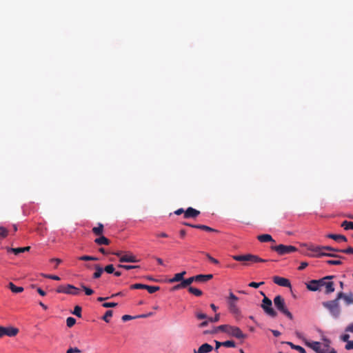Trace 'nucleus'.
Segmentation results:
<instances>
[{"label":"nucleus","instance_id":"nucleus-15","mask_svg":"<svg viewBox=\"0 0 353 353\" xmlns=\"http://www.w3.org/2000/svg\"><path fill=\"white\" fill-rule=\"evenodd\" d=\"M200 214V211L192 208L189 207L184 213V218H196Z\"/></svg>","mask_w":353,"mask_h":353},{"label":"nucleus","instance_id":"nucleus-31","mask_svg":"<svg viewBox=\"0 0 353 353\" xmlns=\"http://www.w3.org/2000/svg\"><path fill=\"white\" fill-rule=\"evenodd\" d=\"M341 226L346 230H353V222L344 221L342 222Z\"/></svg>","mask_w":353,"mask_h":353},{"label":"nucleus","instance_id":"nucleus-14","mask_svg":"<svg viewBox=\"0 0 353 353\" xmlns=\"http://www.w3.org/2000/svg\"><path fill=\"white\" fill-rule=\"evenodd\" d=\"M139 260L131 253L125 254L119 258V262L121 263H136Z\"/></svg>","mask_w":353,"mask_h":353},{"label":"nucleus","instance_id":"nucleus-9","mask_svg":"<svg viewBox=\"0 0 353 353\" xmlns=\"http://www.w3.org/2000/svg\"><path fill=\"white\" fill-rule=\"evenodd\" d=\"M56 292L57 293H63L66 294H72V295H77L79 293V290L75 286L68 284L66 285H59Z\"/></svg>","mask_w":353,"mask_h":353},{"label":"nucleus","instance_id":"nucleus-49","mask_svg":"<svg viewBox=\"0 0 353 353\" xmlns=\"http://www.w3.org/2000/svg\"><path fill=\"white\" fill-rule=\"evenodd\" d=\"M117 303H114V302H110V303H104L102 304V306L103 307H114L117 305Z\"/></svg>","mask_w":353,"mask_h":353},{"label":"nucleus","instance_id":"nucleus-3","mask_svg":"<svg viewBox=\"0 0 353 353\" xmlns=\"http://www.w3.org/2000/svg\"><path fill=\"white\" fill-rule=\"evenodd\" d=\"M323 306L328 310L334 319H338L341 314V307L339 305V300L337 297L335 299L322 303Z\"/></svg>","mask_w":353,"mask_h":353},{"label":"nucleus","instance_id":"nucleus-29","mask_svg":"<svg viewBox=\"0 0 353 353\" xmlns=\"http://www.w3.org/2000/svg\"><path fill=\"white\" fill-rule=\"evenodd\" d=\"M188 292L196 296H200L203 294V292L201 290L191 286L188 288Z\"/></svg>","mask_w":353,"mask_h":353},{"label":"nucleus","instance_id":"nucleus-51","mask_svg":"<svg viewBox=\"0 0 353 353\" xmlns=\"http://www.w3.org/2000/svg\"><path fill=\"white\" fill-rule=\"evenodd\" d=\"M264 282H260V283H256V282H251L248 284V286L254 288H257L260 285H263Z\"/></svg>","mask_w":353,"mask_h":353},{"label":"nucleus","instance_id":"nucleus-6","mask_svg":"<svg viewBox=\"0 0 353 353\" xmlns=\"http://www.w3.org/2000/svg\"><path fill=\"white\" fill-rule=\"evenodd\" d=\"M261 307L265 312V313L272 318H275L277 316V312L272 307V301L265 296L262 300Z\"/></svg>","mask_w":353,"mask_h":353},{"label":"nucleus","instance_id":"nucleus-50","mask_svg":"<svg viewBox=\"0 0 353 353\" xmlns=\"http://www.w3.org/2000/svg\"><path fill=\"white\" fill-rule=\"evenodd\" d=\"M322 249H323V252L324 250H327V251L336 252H339V250H341V249H336V248H332L330 246H322Z\"/></svg>","mask_w":353,"mask_h":353},{"label":"nucleus","instance_id":"nucleus-1","mask_svg":"<svg viewBox=\"0 0 353 353\" xmlns=\"http://www.w3.org/2000/svg\"><path fill=\"white\" fill-rule=\"evenodd\" d=\"M322 340L323 343L307 340H304V342L306 346L313 350L316 353H337L335 349L330 346L331 341L329 339L323 337Z\"/></svg>","mask_w":353,"mask_h":353},{"label":"nucleus","instance_id":"nucleus-36","mask_svg":"<svg viewBox=\"0 0 353 353\" xmlns=\"http://www.w3.org/2000/svg\"><path fill=\"white\" fill-rule=\"evenodd\" d=\"M8 235V230L2 226H0V238L4 239Z\"/></svg>","mask_w":353,"mask_h":353},{"label":"nucleus","instance_id":"nucleus-55","mask_svg":"<svg viewBox=\"0 0 353 353\" xmlns=\"http://www.w3.org/2000/svg\"><path fill=\"white\" fill-rule=\"evenodd\" d=\"M135 317L134 316H132L130 315H128V314H125L123 315L122 317H121V319L123 321L125 322L127 321H130V320H132L133 319H134Z\"/></svg>","mask_w":353,"mask_h":353},{"label":"nucleus","instance_id":"nucleus-44","mask_svg":"<svg viewBox=\"0 0 353 353\" xmlns=\"http://www.w3.org/2000/svg\"><path fill=\"white\" fill-rule=\"evenodd\" d=\"M205 255L211 263L216 265H218L219 263V261L217 259L213 258L210 254L205 253Z\"/></svg>","mask_w":353,"mask_h":353},{"label":"nucleus","instance_id":"nucleus-61","mask_svg":"<svg viewBox=\"0 0 353 353\" xmlns=\"http://www.w3.org/2000/svg\"><path fill=\"white\" fill-rule=\"evenodd\" d=\"M50 261L51 262H55V263H57V265H56V268L57 267V265L59 264H60L61 263V260L60 259H58V258H53V259H50Z\"/></svg>","mask_w":353,"mask_h":353},{"label":"nucleus","instance_id":"nucleus-42","mask_svg":"<svg viewBox=\"0 0 353 353\" xmlns=\"http://www.w3.org/2000/svg\"><path fill=\"white\" fill-rule=\"evenodd\" d=\"M103 271H105L108 274L114 273V265L112 264L106 265L105 267V268L103 269Z\"/></svg>","mask_w":353,"mask_h":353},{"label":"nucleus","instance_id":"nucleus-10","mask_svg":"<svg viewBox=\"0 0 353 353\" xmlns=\"http://www.w3.org/2000/svg\"><path fill=\"white\" fill-rule=\"evenodd\" d=\"M228 334L238 339H245L247 335L243 334L241 329L236 326L230 325Z\"/></svg>","mask_w":353,"mask_h":353},{"label":"nucleus","instance_id":"nucleus-40","mask_svg":"<svg viewBox=\"0 0 353 353\" xmlns=\"http://www.w3.org/2000/svg\"><path fill=\"white\" fill-rule=\"evenodd\" d=\"M79 259L81 261H97L98 260V259L97 257L87 256V255L80 256L79 258Z\"/></svg>","mask_w":353,"mask_h":353},{"label":"nucleus","instance_id":"nucleus-48","mask_svg":"<svg viewBox=\"0 0 353 353\" xmlns=\"http://www.w3.org/2000/svg\"><path fill=\"white\" fill-rule=\"evenodd\" d=\"M327 263L332 265H339L342 264V261L340 260H328Z\"/></svg>","mask_w":353,"mask_h":353},{"label":"nucleus","instance_id":"nucleus-43","mask_svg":"<svg viewBox=\"0 0 353 353\" xmlns=\"http://www.w3.org/2000/svg\"><path fill=\"white\" fill-rule=\"evenodd\" d=\"M230 325H221L218 327H216V330H219V331L225 332L228 334V329H229Z\"/></svg>","mask_w":353,"mask_h":353},{"label":"nucleus","instance_id":"nucleus-33","mask_svg":"<svg viewBox=\"0 0 353 353\" xmlns=\"http://www.w3.org/2000/svg\"><path fill=\"white\" fill-rule=\"evenodd\" d=\"M112 314H113V312L112 310L106 311L104 316L102 317V319L104 321L108 323L110 321V318L112 316Z\"/></svg>","mask_w":353,"mask_h":353},{"label":"nucleus","instance_id":"nucleus-23","mask_svg":"<svg viewBox=\"0 0 353 353\" xmlns=\"http://www.w3.org/2000/svg\"><path fill=\"white\" fill-rule=\"evenodd\" d=\"M94 242L97 245H109L110 243V240L103 235H101L100 237L97 238L94 240Z\"/></svg>","mask_w":353,"mask_h":353},{"label":"nucleus","instance_id":"nucleus-25","mask_svg":"<svg viewBox=\"0 0 353 353\" xmlns=\"http://www.w3.org/2000/svg\"><path fill=\"white\" fill-rule=\"evenodd\" d=\"M285 343L288 345L292 349L295 350L300 353H306L305 350L300 345H294V343L290 341H287L285 342Z\"/></svg>","mask_w":353,"mask_h":353},{"label":"nucleus","instance_id":"nucleus-41","mask_svg":"<svg viewBox=\"0 0 353 353\" xmlns=\"http://www.w3.org/2000/svg\"><path fill=\"white\" fill-rule=\"evenodd\" d=\"M339 252L347 254H353V248L352 247H347L345 249H341L339 250Z\"/></svg>","mask_w":353,"mask_h":353},{"label":"nucleus","instance_id":"nucleus-64","mask_svg":"<svg viewBox=\"0 0 353 353\" xmlns=\"http://www.w3.org/2000/svg\"><path fill=\"white\" fill-rule=\"evenodd\" d=\"M271 332L273 334V335L276 337H278L281 335V332L278 330H272Z\"/></svg>","mask_w":353,"mask_h":353},{"label":"nucleus","instance_id":"nucleus-28","mask_svg":"<svg viewBox=\"0 0 353 353\" xmlns=\"http://www.w3.org/2000/svg\"><path fill=\"white\" fill-rule=\"evenodd\" d=\"M194 228L201 229L207 232H219L218 230L212 228L209 226L205 225H196V226H193Z\"/></svg>","mask_w":353,"mask_h":353},{"label":"nucleus","instance_id":"nucleus-21","mask_svg":"<svg viewBox=\"0 0 353 353\" xmlns=\"http://www.w3.org/2000/svg\"><path fill=\"white\" fill-rule=\"evenodd\" d=\"M185 274H186L185 271H183L180 273L175 274L174 277L169 280V282L172 283H176V282H179V281H182L183 279V276Z\"/></svg>","mask_w":353,"mask_h":353},{"label":"nucleus","instance_id":"nucleus-30","mask_svg":"<svg viewBox=\"0 0 353 353\" xmlns=\"http://www.w3.org/2000/svg\"><path fill=\"white\" fill-rule=\"evenodd\" d=\"M194 281V276H191L186 279H183L181 281V285L183 286L184 288L189 286L191 283H192Z\"/></svg>","mask_w":353,"mask_h":353},{"label":"nucleus","instance_id":"nucleus-20","mask_svg":"<svg viewBox=\"0 0 353 353\" xmlns=\"http://www.w3.org/2000/svg\"><path fill=\"white\" fill-rule=\"evenodd\" d=\"M257 239L262 243L264 242H272L275 243V241L272 239V236L270 234H261L257 236Z\"/></svg>","mask_w":353,"mask_h":353},{"label":"nucleus","instance_id":"nucleus-39","mask_svg":"<svg viewBox=\"0 0 353 353\" xmlns=\"http://www.w3.org/2000/svg\"><path fill=\"white\" fill-rule=\"evenodd\" d=\"M223 346L226 347H235L236 343L233 341H226L224 342H222Z\"/></svg>","mask_w":353,"mask_h":353},{"label":"nucleus","instance_id":"nucleus-4","mask_svg":"<svg viewBox=\"0 0 353 353\" xmlns=\"http://www.w3.org/2000/svg\"><path fill=\"white\" fill-rule=\"evenodd\" d=\"M274 304L276 308L282 314L285 315L290 320L293 319L292 314L288 310L286 307L284 299L281 295H277L274 299Z\"/></svg>","mask_w":353,"mask_h":353},{"label":"nucleus","instance_id":"nucleus-18","mask_svg":"<svg viewBox=\"0 0 353 353\" xmlns=\"http://www.w3.org/2000/svg\"><path fill=\"white\" fill-rule=\"evenodd\" d=\"M327 237L333 239L338 243L347 241V238L342 234H329L327 235Z\"/></svg>","mask_w":353,"mask_h":353},{"label":"nucleus","instance_id":"nucleus-32","mask_svg":"<svg viewBox=\"0 0 353 353\" xmlns=\"http://www.w3.org/2000/svg\"><path fill=\"white\" fill-rule=\"evenodd\" d=\"M6 250L8 252L14 253L15 255H18L21 253H23V250L21 248H6Z\"/></svg>","mask_w":353,"mask_h":353},{"label":"nucleus","instance_id":"nucleus-57","mask_svg":"<svg viewBox=\"0 0 353 353\" xmlns=\"http://www.w3.org/2000/svg\"><path fill=\"white\" fill-rule=\"evenodd\" d=\"M345 332L353 333V323H350L345 327Z\"/></svg>","mask_w":353,"mask_h":353},{"label":"nucleus","instance_id":"nucleus-16","mask_svg":"<svg viewBox=\"0 0 353 353\" xmlns=\"http://www.w3.org/2000/svg\"><path fill=\"white\" fill-rule=\"evenodd\" d=\"M194 278L195 282L205 283V282L208 281L209 280L212 279L213 278V275L212 274H198V275L194 276Z\"/></svg>","mask_w":353,"mask_h":353},{"label":"nucleus","instance_id":"nucleus-19","mask_svg":"<svg viewBox=\"0 0 353 353\" xmlns=\"http://www.w3.org/2000/svg\"><path fill=\"white\" fill-rule=\"evenodd\" d=\"M212 350L213 347L211 345L208 343H203L199 347L196 353H209L212 352Z\"/></svg>","mask_w":353,"mask_h":353},{"label":"nucleus","instance_id":"nucleus-5","mask_svg":"<svg viewBox=\"0 0 353 353\" xmlns=\"http://www.w3.org/2000/svg\"><path fill=\"white\" fill-rule=\"evenodd\" d=\"M307 250L315 253L313 254H307V256L310 257H321L325 256L329 257L343 258V256L338 254L323 252L322 246H315L314 245H308Z\"/></svg>","mask_w":353,"mask_h":353},{"label":"nucleus","instance_id":"nucleus-22","mask_svg":"<svg viewBox=\"0 0 353 353\" xmlns=\"http://www.w3.org/2000/svg\"><path fill=\"white\" fill-rule=\"evenodd\" d=\"M228 309L230 312L234 314H238L240 312L239 307L236 305V303L234 301H228Z\"/></svg>","mask_w":353,"mask_h":353},{"label":"nucleus","instance_id":"nucleus-63","mask_svg":"<svg viewBox=\"0 0 353 353\" xmlns=\"http://www.w3.org/2000/svg\"><path fill=\"white\" fill-rule=\"evenodd\" d=\"M37 292H38L41 296H46V292H45V291H43V290L41 288H38L37 289Z\"/></svg>","mask_w":353,"mask_h":353},{"label":"nucleus","instance_id":"nucleus-60","mask_svg":"<svg viewBox=\"0 0 353 353\" xmlns=\"http://www.w3.org/2000/svg\"><path fill=\"white\" fill-rule=\"evenodd\" d=\"M210 322L209 321V319H208L207 320L203 321L202 323H201L199 325V327H206L208 325V323Z\"/></svg>","mask_w":353,"mask_h":353},{"label":"nucleus","instance_id":"nucleus-34","mask_svg":"<svg viewBox=\"0 0 353 353\" xmlns=\"http://www.w3.org/2000/svg\"><path fill=\"white\" fill-rule=\"evenodd\" d=\"M160 288L159 286H151L146 285L145 290H148V292L150 294H153L156 292L157 291L159 290Z\"/></svg>","mask_w":353,"mask_h":353},{"label":"nucleus","instance_id":"nucleus-11","mask_svg":"<svg viewBox=\"0 0 353 353\" xmlns=\"http://www.w3.org/2000/svg\"><path fill=\"white\" fill-rule=\"evenodd\" d=\"M336 297L339 300L343 299L347 305L353 304V293L345 294L342 291L338 292Z\"/></svg>","mask_w":353,"mask_h":353},{"label":"nucleus","instance_id":"nucleus-35","mask_svg":"<svg viewBox=\"0 0 353 353\" xmlns=\"http://www.w3.org/2000/svg\"><path fill=\"white\" fill-rule=\"evenodd\" d=\"M130 288L132 289V290H138V289H144V290H145L146 285L141 284V283H135V284L131 285Z\"/></svg>","mask_w":353,"mask_h":353},{"label":"nucleus","instance_id":"nucleus-46","mask_svg":"<svg viewBox=\"0 0 353 353\" xmlns=\"http://www.w3.org/2000/svg\"><path fill=\"white\" fill-rule=\"evenodd\" d=\"M238 300L239 298L236 296H235L232 292H230L228 301H234V303H236Z\"/></svg>","mask_w":353,"mask_h":353},{"label":"nucleus","instance_id":"nucleus-59","mask_svg":"<svg viewBox=\"0 0 353 353\" xmlns=\"http://www.w3.org/2000/svg\"><path fill=\"white\" fill-rule=\"evenodd\" d=\"M139 268V265H125V267H123V269L129 270H131V269Z\"/></svg>","mask_w":353,"mask_h":353},{"label":"nucleus","instance_id":"nucleus-53","mask_svg":"<svg viewBox=\"0 0 353 353\" xmlns=\"http://www.w3.org/2000/svg\"><path fill=\"white\" fill-rule=\"evenodd\" d=\"M345 348L347 350H353V341H347V344L345 345Z\"/></svg>","mask_w":353,"mask_h":353},{"label":"nucleus","instance_id":"nucleus-24","mask_svg":"<svg viewBox=\"0 0 353 353\" xmlns=\"http://www.w3.org/2000/svg\"><path fill=\"white\" fill-rule=\"evenodd\" d=\"M92 232L97 236L102 235L103 232V225L101 223H98L97 227H94L92 230Z\"/></svg>","mask_w":353,"mask_h":353},{"label":"nucleus","instance_id":"nucleus-56","mask_svg":"<svg viewBox=\"0 0 353 353\" xmlns=\"http://www.w3.org/2000/svg\"><path fill=\"white\" fill-rule=\"evenodd\" d=\"M340 339L341 341H343L344 342H347L349 341L350 335L348 334H343L341 336Z\"/></svg>","mask_w":353,"mask_h":353},{"label":"nucleus","instance_id":"nucleus-17","mask_svg":"<svg viewBox=\"0 0 353 353\" xmlns=\"http://www.w3.org/2000/svg\"><path fill=\"white\" fill-rule=\"evenodd\" d=\"M320 279L319 280H312L308 283L306 284L307 288L310 291H318L320 290Z\"/></svg>","mask_w":353,"mask_h":353},{"label":"nucleus","instance_id":"nucleus-13","mask_svg":"<svg viewBox=\"0 0 353 353\" xmlns=\"http://www.w3.org/2000/svg\"><path fill=\"white\" fill-rule=\"evenodd\" d=\"M272 279L274 283L277 284L278 285L286 288H291V283L288 279L281 277L279 276H275L272 278Z\"/></svg>","mask_w":353,"mask_h":353},{"label":"nucleus","instance_id":"nucleus-54","mask_svg":"<svg viewBox=\"0 0 353 353\" xmlns=\"http://www.w3.org/2000/svg\"><path fill=\"white\" fill-rule=\"evenodd\" d=\"M209 319V321L210 322H217L219 321V319H220V314L219 313H217L215 314L214 317L213 318H208Z\"/></svg>","mask_w":353,"mask_h":353},{"label":"nucleus","instance_id":"nucleus-58","mask_svg":"<svg viewBox=\"0 0 353 353\" xmlns=\"http://www.w3.org/2000/svg\"><path fill=\"white\" fill-rule=\"evenodd\" d=\"M308 265V263L307 262H301L299 267L298 268L299 270H304L307 266Z\"/></svg>","mask_w":353,"mask_h":353},{"label":"nucleus","instance_id":"nucleus-2","mask_svg":"<svg viewBox=\"0 0 353 353\" xmlns=\"http://www.w3.org/2000/svg\"><path fill=\"white\" fill-rule=\"evenodd\" d=\"M232 259L236 261L243 262L244 265H249L251 263H264L268 262L269 260L263 259L260 258L257 255L252 254H246L241 255H233Z\"/></svg>","mask_w":353,"mask_h":353},{"label":"nucleus","instance_id":"nucleus-12","mask_svg":"<svg viewBox=\"0 0 353 353\" xmlns=\"http://www.w3.org/2000/svg\"><path fill=\"white\" fill-rule=\"evenodd\" d=\"M2 336L6 335L10 337L15 336L19 332V329L14 327H3L1 329Z\"/></svg>","mask_w":353,"mask_h":353},{"label":"nucleus","instance_id":"nucleus-27","mask_svg":"<svg viewBox=\"0 0 353 353\" xmlns=\"http://www.w3.org/2000/svg\"><path fill=\"white\" fill-rule=\"evenodd\" d=\"M94 268H95L96 271L93 274V278L99 279V277H101V276L103 272V269L98 264H96L94 265Z\"/></svg>","mask_w":353,"mask_h":353},{"label":"nucleus","instance_id":"nucleus-26","mask_svg":"<svg viewBox=\"0 0 353 353\" xmlns=\"http://www.w3.org/2000/svg\"><path fill=\"white\" fill-rule=\"evenodd\" d=\"M8 288L13 293H21L23 291V287L16 286L13 283L10 282L8 284Z\"/></svg>","mask_w":353,"mask_h":353},{"label":"nucleus","instance_id":"nucleus-47","mask_svg":"<svg viewBox=\"0 0 353 353\" xmlns=\"http://www.w3.org/2000/svg\"><path fill=\"white\" fill-rule=\"evenodd\" d=\"M81 288L85 291V293L86 295H91V294H92L94 293V291L92 289L86 287L84 285H81Z\"/></svg>","mask_w":353,"mask_h":353},{"label":"nucleus","instance_id":"nucleus-38","mask_svg":"<svg viewBox=\"0 0 353 353\" xmlns=\"http://www.w3.org/2000/svg\"><path fill=\"white\" fill-rule=\"evenodd\" d=\"M81 307L79 305H76L74 308V311L72 312V314L76 315L78 317H81Z\"/></svg>","mask_w":353,"mask_h":353},{"label":"nucleus","instance_id":"nucleus-62","mask_svg":"<svg viewBox=\"0 0 353 353\" xmlns=\"http://www.w3.org/2000/svg\"><path fill=\"white\" fill-rule=\"evenodd\" d=\"M156 236L161 237V238H168V235L165 232H160V233L156 234Z\"/></svg>","mask_w":353,"mask_h":353},{"label":"nucleus","instance_id":"nucleus-7","mask_svg":"<svg viewBox=\"0 0 353 353\" xmlns=\"http://www.w3.org/2000/svg\"><path fill=\"white\" fill-rule=\"evenodd\" d=\"M271 250L276 252L279 255H285L292 252H294L297 250V248L293 245H285L283 244H279L278 245L271 246Z\"/></svg>","mask_w":353,"mask_h":353},{"label":"nucleus","instance_id":"nucleus-8","mask_svg":"<svg viewBox=\"0 0 353 353\" xmlns=\"http://www.w3.org/2000/svg\"><path fill=\"white\" fill-rule=\"evenodd\" d=\"M334 277V276H327L320 279V288L321 287H325V293L327 294H331L335 290L334 287V282L328 281L333 279Z\"/></svg>","mask_w":353,"mask_h":353},{"label":"nucleus","instance_id":"nucleus-52","mask_svg":"<svg viewBox=\"0 0 353 353\" xmlns=\"http://www.w3.org/2000/svg\"><path fill=\"white\" fill-rule=\"evenodd\" d=\"M196 316L199 320L208 319L205 314L201 312L196 313Z\"/></svg>","mask_w":353,"mask_h":353},{"label":"nucleus","instance_id":"nucleus-45","mask_svg":"<svg viewBox=\"0 0 353 353\" xmlns=\"http://www.w3.org/2000/svg\"><path fill=\"white\" fill-rule=\"evenodd\" d=\"M41 275H42V276L45 277V278L53 279V280H55V281H59L60 280V278L58 276H57V275L45 274H42Z\"/></svg>","mask_w":353,"mask_h":353},{"label":"nucleus","instance_id":"nucleus-37","mask_svg":"<svg viewBox=\"0 0 353 353\" xmlns=\"http://www.w3.org/2000/svg\"><path fill=\"white\" fill-rule=\"evenodd\" d=\"M76 323V319L73 317H68L66 319V325L68 327H72Z\"/></svg>","mask_w":353,"mask_h":353}]
</instances>
